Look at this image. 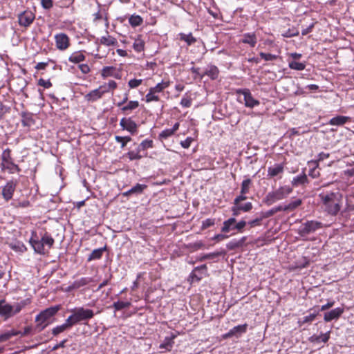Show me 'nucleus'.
Segmentation results:
<instances>
[{
  "mask_svg": "<svg viewBox=\"0 0 354 354\" xmlns=\"http://www.w3.org/2000/svg\"><path fill=\"white\" fill-rule=\"evenodd\" d=\"M322 202L324 206L325 211L331 216H336L340 211L343 195L342 193L329 192L326 194H320Z\"/></svg>",
  "mask_w": 354,
  "mask_h": 354,
  "instance_id": "obj_1",
  "label": "nucleus"
},
{
  "mask_svg": "<svg viewBox=\"0 0 354 354\" xmlns=\"http://www.w3.org/2000/svg\"><path fill=\"white\" fill-rule=\"evenodd\" d=\"M54 239L48 232H45L41 236V238L37 236L36 232L32 231L31 237L30 238L29 243L32 247L35 252L39 254H44L45 245H47L48 248H52L54 244Z\"/></svg>",
  "mask_w": 354,
  "mask_h": 354,
  "instance_id": "obj_2",
  "label": "nucleus"
},
{
  "mask_svg": "<svg viewBox=\"0 0 354 354\" xmlns=\"http://www.w3.org/2000/svg\"><path fill=\"white\" fill-rule=\"evenodd\" d=\"M28 299L21 300L13 304L8 303L5 299L0 300V317L8 319L19 313L28 304Z\"/></svg>",
  "mask_w": 354,
  "mask_h": 354,
  "instance_id": "obj_3",
  "label": "nucleus"
},
{
  "mask_svg": "<svg viewBox=\"0 0 354 354\" xmlns=\"http://www.w3.org/2000/svg\"><path fill=\"white\" fill-rule=\"evenodd\" d=\"M60 309L59 305L50 306L40 312L35 317V322L37 323L35 330L41 332L48 325V319L53 317Z\"/></svg>",
  "mask_w": 354,
  "mask_h": 354,
  "instance_id": "obj_4",
  "label": "nucleus"
},
{
  "mask_svg": "<svg viewBox=\"0 0 354 354\" xmlns=\"http://www.w3.org/2000/svg\"><path fill=\"white\" fill-rule=\"evenodd\" d=\"M71 312L72 314L67 319L68 322L71 323L72 326L81 322L89 320L94 316V313L91 309L83 307L76 308Z\"/></svg>",
  "mask_w": 354,
  "mask_h": 354,
  "instance_id": "obj_5",
  "label": "nucleus"
},
{
  "mask_svg": "<svg viewBox=\"0 0 354 354\" xmlns=\"http://www.w3.org/2000/svg\"><path fill=\"white\" fill-rule=\"evenodd\" d=\"M292 191V188L288 186L280 187L274 191L268 192L263 199V203L270 206L275 202L286 198Z\"/></svg>",
  "mask_w": 354,
  "mask_h": 354,
  "instance_id": "obj_6",
  "label": "nucleus"
},
{
  "mask_svg": "<svg viewBox=\"0 0 354 354\" xmlns=\"http://www.w3.org/2000/svg\"><path fill=\"white\" fill-rule=\"evenodd\" d=\"M11 151L9 149H6L3 151L1 159H2V168L8 169L10 173L13 174L15 172H19L20 168L16 164L12 161Z\"/></svg>",
  "mask_w": 354,
  "mask_h": 354,
  "instance_id": "obj_7",
  "label": "nucleus"
},
{
  "mask_svg": "<svg viewBox=\"0 0 354 354\" xmlns=\"http://www.w3.org/2000/svg\"><path fill=\"white\" fill-rule=\"evenodd\" d=\"M323 227L322 223L317 221H307L299 228V234L301 236L308 235L315 232Z\"/></svg>",
  "mask_w": 354,
  "mask_h": 354,
  "instance_id": "obj_8",
  "label": "nucleus"
},
{
  "mask_svg": "<svg viewBox=\"0 0 354 354\" xmlns=\"http://www.w3.org/2000/svg\"><path fill=\"white\" fill-rule=\"evenodd\" d=\"M236 93L243 95L244 104L246 107L254 108L260 104L259 100L253 97L250 91L248 88H239L236 91Z\"/></svg>",
  "mask_w": 354,
  "mask_h": 354,
  "instance_id": "obj_9",
  "label": "nucleus"
},
{
  "mask_svg": "<svg viewBox=\"0 0 354 354\" xmlns=\"http://www.w3.org/2000/svg\"><path fill=\"white\" fill-rule=\"evenodd\" d=\"M35 14L30 10H26L20 13L18 16L19 24L21 26H29L35 19Z\"/></svg>",
  "mask_w": 354,
  "mask_h": 354,
  "instance_id": "obj_10",
  "label": "nucleus"
},
{
  "mask_svg": "<svg viewBox=\"0 0 354 354\" xmlns=\"http://www.w3.org/2000/svg\"><path fill=\"white\" fill-rule=\"evenodd\" d=\"M106 85H102L98 88L94 89L85 95L87 101L95 102L100 99L102 95L109 92V89L105 88Z\"/></svg>",
  "mask_w": 354,
  "mask_h": 354,
  "instance_id": "obj_11",
  "label": "nucleus"
},
{
  "mask_svg": "<svg viewBox=\"0 0 354 354\" xmlns=\"http://www.w3.org/2000/svg\"><path fill=\"white\" fill-rule=\"evenodd\" d=\"M55 39L56 47L60 50H64L70 46L69 38L65 33L55 35Z\"/></svg>",
  "mask_w": 354,
  "mask_h": 354,
  "instance_id": "obj_12",
  "label": "nucleus"
},
{
  "mask_svg": "<svg viewBox=\"0 0 354 354\" xmlns=\"http://www.w3.org/2000/svg\"><path fill=\"white\" fill-rule=\"evenodd\" d=\"M16 186V183L10 180L2 187V196L5 201H8L12 199Z\"/></svg>",
  "mask_w": 354,
  "mask_h": 354,
  "instance_id": "obj_13",
  "label": "nucleus"
},
{
  "mask_svg": "<svg viewBox=\"0 0 354 354\" xmlns=\"http://www.w3.org/2000/svg\"><path fill=\"white\" fill-rule=\"evenodd\" d=\"M207 268L205 264L197 266L194 268L192 272L189 274V278L192 281H199L202 279L204 275H205Z\"/></svg>",
  "mask_w": 354,
  "mask_h": 354,
  "instance_id": "obj_14",
  "label": "nucleus"
},
{
  "mask_svg": "<svg viewBox=\"0 0 354 354\" xmlns=\"http://www.w3.org/2000/svg\"><path fill=\"white\" fill-rule=\"evenodd\" d=\"M248 324L238 325L230 329L223 335L224 338H230L233 336L239 337L247 331Z\"/></svg>",
  "mask_w": 354,
  "mask_h": 354,
  "instance_id": "obj_15",
  "label": "nucleus"
},
{
  "mask_svg": "<svg viewBox=\"0 0 354 354\" xmlns=\"http://www.w3.org/2000/svg\"><path fill=\"white\" fill-rule=\"evenodd\" d=\"M344 311L343 308L338 307L326 312L324 314V320L326 322H329L333 319H337L343 314Z\"/></svg>",
  "mask_w": 354,
  "mask_h": 354,
  "instance_id": "obj_16",
  "label": "nucleus"
},
{
  "mask_svg": "<svg viewBox=\"0 0 354 354\" xmlns=\"http://www.w3.org/2000/svg\"><path fill=\"white\" fill-rule=\"evenodd\" d=\"M101 75L103 78H106L108 77H113L116 79L121 78L120 72L113 66H104L102 70Z\"/></svg>",
  "mask_w": 354,
  "mask_h": 354,
  "instance_id": "obj_17",
  "label": "nucleus"
},
{
  "mask_svg": "<svg viewBox=\"0 0 354 354\" xmlns=\"http://www.w3.org/2000/svg\"><path fill=\"white\" fill-rule=\"evenodd\" d=\"M350 121L351 118L348 116L337 115L330 119L328 124L332 126L341 127Z\"/></svg>",
  "mask_w": 354,
  "mask_h": 354,
  "instance_id": "obj_18",
  "label": "nucleus"
},
{
  "mask_svg": "<svg viewBox=\"0 0 354 354\" xmlns=\"http://www.w3.org/2000/svg\"><path fill=\"white\" fill-rule=\"evenodd\" d=\"M147 187L145 184L137 183L135 186L131 187L127 192L122 193L124 196H129L131 195H139L141 194L143 191Z\"/></svg>",
  "mask_w": 354,
  "mask_h": 354,
  "instance_id": "obj_19",
  "label": "nucleus"
},
{
  "mask_svg": "<svg viewBox=\"0 0 354 354\" xmlns=\"http://www.w3.org/2000/svg\"><path fill=\"white\" fill-rule=\"evenodd\" d=\"M236 218L234 217H231L227 220H225L223 223V227H221V232L223 233H229L232 230H236L234 225H236Z\"/></svg>",
  "mask_w": 354,
  "mask_h": 354,
  "instance_id": "obj_20",
  "label": "nucleus"
},
{
  "mask_svg": "<svg viewBox=\"0 0 354 354\" xmlns=\"http://www.w3.org/2000/svg\"><path fill=\"white\" fill-rule=\"evenodd\" d=\"M247 240L246 236H243L239 240L233 239L228 242L226 245V248L229 250H234L243 246L245 242Z\"/></svg>",
  "mask_w": 354,
  "mask_h": 354,
  "instance_id": "obj_21",
  "label": "nucleus"
},
{
  "mask_svg": "<svg viewBox=\"0 0 354 354\" xmlns=\"http://www.w3.org/2000/svg\"><path fill=\"white\" fill-rule=\"evenodd\" d=\"M284 167L282 164H275L268 168V176L273 178L283 172Z\"/></svg>",
  "mask_w": 354,
  "mask_h": 354,
  "instance_id": "obj_22",
  "label": "nucleus"
},
{
  "mask_svg": "<svg viewBox=\"0 0 354 354\" xmlns=\"http://www.w3.org/2000/svg\"><path fill=\"white\" fill-rule=\"evenodd\" d=\"M241 42L243 44H248L251 47H254L257 42V39L254 33H245L243 35Z\"/></svg>",
  "mask_w": 354,
  "mask_h": 354,
  "instance_id": "obj_23",
  "label": "nucleus"
},
{
  "mask_svg": "<svg viewBox=\"0 0 354 354\" xmlns=\"http://www.w3.org/2000/svg\"><path fill=\"white\" fill-rule=\"evenodd\" d=\"M21 123L24 127H30L35 123L32 114L28 112H21Z\"/></svg>",
  "mask_w": 354,
  "mask_h": 354,
  "instance_id": "obj_24",
  "label": "nucleus"
},
{
  "mask_svg": "<svg viewBox=\"0 0 354 354\" xmlns=\"http://www.w3.org/2000/svg\"><path fill=\"white\" fill-rule=\"evenodd\" d=\"M71 327H73L71 323L68 322V319H66L63 324L57 326L52 329V334L53 336H57L59 334L70 329Z\"/></svg>",
  "mask_w": 354,
  "mask_h": 354,
  "instance_id": "obj_25",
  "label": "nucleus"
},
{
  "mask_svg": "<svg viewBox=\"0 0 354 354\" xmlns=\"http://www.w3.org/2000/svg\"><path fill=\"white\" fill-rule=\"evenodd\" d=\"M19 333H21L20 330H15V329L5 331V332L2 333L1 334H0V343L6 342V341L9 340L10 338H12V337L18 335Z\"/></svg>",
  "mask_w": 354,
  "mask_h": 354,
  "instance_id": "obj_26",
  "label": "nucleus"
},
{
  "mask_svg": "<svg viewBox=\"0 0 354 354\" xmlns=\"http://www.w3.org/2000/svg\"><path fill=\"white\" fill-rule=\"evenodd\" d=\"M219 70L218 68L214 66L211 65L209 68L205 71L204 75H207L212 80H216L218 77Z\"/></svg>",
  "mask_w": 354,
  "mask_h": 354,
  "instance_id": "obj_27",
  "label": "nucleus"
},
{
  "mask_svg": "<svg viewBox=\"0 0 354 354\" xmlns=\"http://www.w3.org/2000/svg\"><path fill=\"white\" fill-rule=\"evenodd\" d=\"M85 59V56L80 51L75 52L68 58L69 62L75 64L80 63Z\"/></svg>",
  "mask_w": 354,
  "mask_h": 354,
  "instance_id": "obj_28",
  "label": "nucleus"
},
{
  "mask_svg": "<svg viewBox=\"0 0 354 354\" xmlns=\"http://www.w3.org/2000/svg\"><path fill=\"white\" fill-rule=\"evenodd\" d=\"M93 281H94V280L91 277H82L81 279L74 281L73 282L75 288L79 289L80 288L86 286Z\"/></svg>",
  "mask_w": 354,
  "mask_h": 354,
  "instance_id": "obj_29",
  "label": "nucleus"
},
{
  "mask_svg": "<svg viewBox=\"0 0 354 354\" xmlns=\"http://www.w3.org/2000/svg\"><path fill=\"white\" fill-rule=\"evenodd\" d=\"M288 66L290 69L296 71H303L306 68L305 62H299L295 60H289Z\"/></svg>",
  "mask_w": 354,
  "mask_h": 354,
  "instance_id": "obj_30",
  "label": "nucleus"
},
{
  "mask_svg": "<svg viewBox=\"0 0 354 354\" xmlns=\"http://www.w3.org/2000/svg\"><path fill=\"white\" fill-rule=\"evenodd\" d=\"M153 142L152 140H148V139L144 140L136 147V149L141 153L142 151H144L146 149L152 148L153 147Z\"/></svg>",
  "mask_w": 354,
  "mask_h": 354,
  "instance_id": "obj_31",
  "label": "nucleus"
},
{
  "mask_svg": "<svg viewBox=\"0 0 354 354\" xmlns=\"http://www.w3.org/2000/svg\"><path fill=\"white\" fill-rule=\"evenodd\" d=\"M329 339V334L328 333H324L321 334L320 335H313L310 338V341L311 342L315 343H319V342H324L326 343Z\"/></svg>",
  "mask_w": 354,
  "mask_h": 354,
  "instance_id": "obj_32",
  "label": "nucleus"
},
{
  "mask_svg": "<svg viewBox=\"0 0 354 354\" xmlns=\"http://www.w3.org/2000/svg\"><path fill=\"white\" fill-rule=\"evenodd\" d=\"M100 43L106 46H115L118 41L115 38L111 36H103L100 39Z\"/></svg>",
  "mask_w": 354,
  "mask_h": 354,
  "instance_id": "obj_33",
  "label": "nucleus"
},
{
  "mask_svg": "<svg viewBox=\"0 0 354 354\" xmlns=\"http://www.w3.org/2000/svg\"><path fill=\"white\" fill-rule=\"evenodd\" d=\"M308 183V178L305 174L299 175L293 178L292 180V185L294 187H297L300 185H304Z\"/></svg>",
  "mask_w": 354,
  "mask_h": 354,
  "instance_id": "obj_34",
  "label": "nucleus"
},
{
  "mask_svg": "<svg viewBox=\"0 0 354 354\" xmlns=\"http://www.w3.org/2000/svg\"><path fill=\"white\" fill-rule=\"evenodd\" d=\"M105 250L106 247L94 250L89 255L88 261H91L95 259H100Z\"/></svg>",
  "mask_w": 354,
  "mask_h": 354,
  "instance_id": "obj_35",
  "label": "nucleus"
},
{
  "mask_svg": "<svg viewBox=\"0 0 354 354\" xmlns=\"http://www.w3.org/2000/svg\"><path fill=\"white\" fill-rule=\"evenodd\" d=\"M174 337H167L165 338L164 339V342L160 344V348L161 349H165V351H171V349L173 347V344H174Z\"/></svg>",
  "mask_w": 354,
  "mask_h": 354,
  "instance_id": "obj_36",
  "label": "nucleus"
},
{
  "mask_svg": "<svg viewBox=\"0 0 354 354\" xmlns=\"http://www.w3.org/2000/svg\"><path fill=\"white\" fill-rule=\"evenodd\" d=\"M129 23L132 27H137L143 23V19L137 15H133L129 18Z\"/></svg>",
  "mask_w": 354,
  "mask_h": 354,
  "instance_id": "obj_37",
  "label": "nucleus"
},
{
  "mask_svg": "<svg viewBox=\"0 0 354 354\" xmlns=\"http://www.w3.org/2000/svg\"><path fill=\"white\" fill-rule=\"evenodd\" d=\"M139 106V102L136 100L129 101L127 105L121 108V111L124 113H127L129 111L134 110Z\"/></svg>",
  "mask_w": 354,
  "mask_h": 354,
  "instance_id": "obj_38",
  "label": "nucleus"
},
{
  "mask_svg": "<svg viewBox=\"0 0 354 354\" xmlns=\"http://www.w3.org/2000/svg\"><path fill=\"white\" fill-rule=\"evenodd\" d=\"M145 155H142L140 151H138L136 149L135 150L129 151L127 153V156L130 160H140L142 157L146 156Z\"/></svg>",
  "mask_w": 354,
  "mask_h": 354,
  "instance_id": "obj_39",
  "label": "nucleus"
},
{
  "mask_svg": "<svg viewBox=\"0 0 354 354\" xmlns=\"http://www.w3.org/2000/svg\"><path fill=\"white\" fill-rule=\"evenodd\" d=\"M225 254V252H224V251L208 253V254H204L202 257H201L198 259V261H205L206 259H213L216 257L223 255Z\"/></svg>",
  "mask_w": 354,
  "mask_h": 354,
  "instance_id": "obj_40",
  "label": "nucleus"
},
{
  "mask_svg": "<svg viewBox=\"0 0 354 354\" xmlns=\"http://www.w3.org/2000/svg\"><path fill=\"white\" fill-rule=\"evenodd\" d=\"M128 123H127V127L124 130L128 131L131 134H135L137 131L138 125L135 121H133L131 118H128L127 120Z\"/></svg>",
  "mask_w": 354,
  "mask_h": 354,
  "instance_id": "obj_41",
  "label": "nucleus"
},
{
  "mask_svg": "<svg viewBox=\"0 0 354 354\" xmlns=\"http://www.w3.org/2000/svg\"><path fill=\"white\" fill-rule=\"evenodd\" d=\"M252 180L250 178L245 179L241 183V194L249 193Z\"/></svg>",
  "mask_w": 354,
  "mask_h": 354,
  "instance_id": "obj_42",
  "label": "nucleus"
},
{
  "mask_svg": "<svg viewBox=\"0 0 354 354\" xmlns=\"http://www.w3.org/2000/svg\"><path fill=\"white\" fill-rule=\"evenodd\" d=\"M131 306V303L129 301H118L114 302L113 304V308L116 311L122 310L124 308H127Z\"/></svg>",
  "mask_w": 354,
  "mask_h": 354,
  "instance_id": "obj_43",
  "label": "nucleus"
},
{
  "mask_svg": "<svg viewBox=\"0 0 354 354\" xmlns=\"http://www.w3.org/2000/svg\"><path fill=\"white\" fill-rule=\"evenodd\" d=\"M169 86V82L162 81L161 82L158 83L154 87H151V88L155 93H160L165 88H167Z\"/></svg>",
  "mask_w": 354,
  "mask_h": 354,
  "instance_id": "obj_44",
  "label": "nucleus"
},
{
  "mask_svg": "<svg viewBox=\"0 0 354 354\" xmlns=\"http://www.w3.org/2000/svg\"><path fill=\"white\" fill-rule=\"evenodd\" d=\"M302 204L301 199H297L286 205V211H293Z\"/></svg>",
  "mask_w": 354,
  "mask_h": 354,
  "instance_id": "obj_45",
  "label": "nucleus"
},
{
  "mask_svg": "<svg viewBox=\"0 0 354 354\" xmlns=\"http://www.w3.org/2000/svg\"><path fill=\"white\" fill-rule=\"evenodd\" d=\"M180 39L185 41L188 45H192L196 41L195 37H194L192 33L188 35L180 34Z\"/></svg>",
  "mask_w": 354,
  "mask_h": 354,
  "instance_id": "obj_46",
  "label": "nucleus"
},
{
  "mask_svg": "<svg viewBox=\"0 0 354 354\" xmlns=\"http://www.w3.org/2000/svg\"><path fill=\"white\" fill-rule=\"evenodd\" d=\"M115 140L117 142L121 143V148H124L128 142H130L131 140V137L129 136H115Z\"/></svg>",
  "mask_w": 354,
  "mask_h": 354,
  "instance_id": "obj_47",
  "label": "nucleus"
},
{
  "mask_svg": "<svg viewBox=\"0 0 354 354\" xmlns=\"http://www.w3.org/2000/svg\"><path fill=\"white\" fill-rule=\"evenodd\" d=\"M174 134V133L171 131V129H166L159 134L158 138L160 140L162 141L167 139L169 137H171Z\"/></svg>",
  "mask_w": 354,
  "mask_h": 354,
  "instance_id": "obj_48",
  "label": "nucleus"
},
{
  "mask_svg": "<svg viewBox=\"0 0 354 354\" xmlns=\"http://www.w3.org/2000/svg\"><path fill=\"white\" fill-rule=\"evenodd\" d=\"M144 46H145V42L140 39H136L133 44V49L136 52L142 51L144 50Z\"/></svg>",
  "mask_w": 354,
  "mask_h": 354,
  "instance_id": "obj_49",
  "label": "nucleus"
},
{
  "mask_svg": "<svg viewBox=\"0 0 354 354\" xmlns=\"http://www.w3.org/2000/svg\"><path fill=\"white\" fill-rule=\"evenodd\" d=\"M155 92L150 88L149 93L146 95V102H150L152 101H159V97L155 95Z\"/></svg>",
  "mask_w": 354,
  "mask_h": 354,
  "instance_id": "obj_50",
  "label": "nucleus"
},
{
  "mask_svg": "<svg viewBox=\"0 0 354 354\" xmlns=\"http://www.w3.org/2000/svg\"><path fill=\"white\" fill-rule=\"evenodd\" d=\"M239 209L243 212H248L252 209V204L250 202H247L245 204L238 203Z\"/></svg>",
  "mask_w": 354,
  "mask_h": 354,
  "instance_id": "obj_51",
  "label": "nucleus"
},
{
  "mask_svg": "<svg viewBox=\"0 0 354 354\" xmlns=\"http://www.w3.org/2000/svg\"><path fill=\"white\" fill-rule=\"evenodd\" d=\"M299 31L297 29H288L283 33H282V36L284 37H292L295 36L299 35Z\"/></svg>",
  "mask_w": 354,
  "mask_h": 354,
  "instance_id": "obj_52",
  "label": "nucleus"
},
{
  "mask_svg": "<svg viewBox=\"0 0 354 354\" xmlns=\"http://www.w3.org/2000/svg\"><path fill=\"white\" fill-rule=\"evenodd\" d=\"M215 224V218H207L202 222V229L205 230Z\"/></svg>",
  "mask_w": 354,
  "mask_h": 354,
  "instance_id": "obj_53",
  "label": "nucleus"
},
{
  "mask_svg": "<svg viewBox=\"0 0 354 354\" xmlns=\"http://www.w3.org/2000/svg\"><path fill=\"white\" fill-rule=\"evenodd\" d=\"M246 225H247V222L243 220H241L239 222L236 221V225H234V227L236 228V232H239V233L243 232V229L246 226Z\"/></svg>",
  "mask_w": 354,
  "mask_h": 354,
  "instance_id": "obj_54",
  "label": "nucleus"
},
{
  "mask_svg": "<svg viewBox=\"0 0 354 354\" xmlns=\"http://www.w3.org/2000/svg\"><path fill=\"white\" fill-rule=\"evenodd\" d=\"M259 55L262 59H263L266 61H272V60H275L277 58V56L275 55H272L270 53H263V52H261L259 53Z\"/></svg>",
  "mask_w": 354,
  "mask_h": 354,
  "instance_id": "obj_55",
  "label": "nucleus"
},
{
  "mask_svg": "<svg viewBox=\"0 0 354 354\" xmlns=\"http://www.w3.org/2000/svg\"><path fill=\"white\" fill-rule=\"evenodd\" d=\"M142 83V80L141 79H132L129 81L128 85L131 88H135L138 87Z\"/></svg>",
  "mask_w": 354,
  "mask_h": 354,
  "instance_id": "obj_56",
  "label": "nucleus"
},
{
  "mask_svg": "<svg viewBox=\"0 0 354 354\" xmlns=\"http://www.w3.org/2000/svg\"><path fill=\"white\" fill-rule=\"evenodd\" d=\"M263 218H262L261 214H260V216L258 218H256L255 219L250 221L248 224L250 226V227H254L257 225H260L261 221H263Z\"/></svg>",
  "mask_w": 354,
  "mask_h": 354,
  "instance_id": "obj_57",
  "label": "nucleus"
},
{
  "mask_svg": "<svg viewBox=\"0 0 354 354\" xmlns=\"http://www.w3.org/2000/svg\"><path fill=\"white\" fill-rule=\"evenodd\" d=\"M38 85L43 86L45 88H48L52 86V83L49 80H44L42 78H40L38 80Z\"/></svg>",
  "mask_w": 354,
  "mask_h": 354,
  "instance_id": "obj_58",
  "label": "nucleus"
},
{
  "mask_svg": "<svg viewBox=\"0 0 354 354\" xmlns=\"http://www.w3.org/2000/svg\"><path fill=\"white\" fill-rule=\"evenodd\" d=\"M316 316L317 315L315 313L310 314L303 317V319L299 321V322L301 324L310 323L315 319Z\"/></svg>",
  "mask_w": 354,
  "mask_h": 354,
  "instance_id": "obj_59",
  "label": "nucleus"
},
{
  "mask_svg": "<svg viewBox=\"0 0 354 354\" xmlns=\"http://www.w3.org/2000/svg\"><path fill=\"white\" fill-rule=\"evenodd\" d=\"M41 5L43 8L50 10L53 6V0H41Z\"/></svg>",
  "mask_w": 354,
  "mask_h": 354,
  "instance_id": "obj_60",
  "label": "nucleus"
},
{
  "mask_svg": "<svg viewBox=\"0 0 354 354\" xmlns=\"http://www.w3.org/2000/svg\"><path fill=\"white\" fill-rule=\"evenodd\" d=\"M193 140L194 139L192 138L187 137L185 140H182L180 144L183 148L188 149L190 147Z\"/></svg>",
  "mask_w": 354,
  "mask_h": 354,
  "instance_id": "obj_61",
  "label": "nucleus"
},
{
  "mask_svg": "<svg viewBox=\"0 0 354 354\" xmlns=\"http://www.w3.org/2000/svg\"><path fill=\"white\" fill-rule=\"evenodd\" d=\"M276 214V212L274 210V208L272 207V209L266 211V212H261V214L262 216V218H269V217H271L274 214Z\"/></svg>",
  "mask_w": 354,
  "mask_h": 354,
  "instance_id": "obj_62",
  "label": "nucleus"
},
{
  "mask_svg": "<svg viewBox=\"0 0 354 354\" xmlns=\"http://www.w3.org/2000/svg\"><path fill=\"white\" fill-rule=\"evenodd\" d=\"M225 233L218 234L212 237V240L216 241V242H220L224 239H226L229 237L228 235L225 234Z\"/></svg>",
  "mask_w": 354,
  "mask_h": 354,
  "instance_id": "obj_63",
  "label": "nucleus"
},
{
  "mask_svg": "<svg viewBox=\"0 0 354 354\" xmlns=\"http://www.w3.org/2000/svg\"><path fill=\"white\" fill-rule=\"evenodd\" d=\"M180 105L183 107H190L192 105V100L188 97H183L180 101Z\"/></svg>",
  "mask_w": 354,
  "mask_h": 354,
  "instance_id": "obj_64",
  "label": "nucleus"
}]
</instances>
